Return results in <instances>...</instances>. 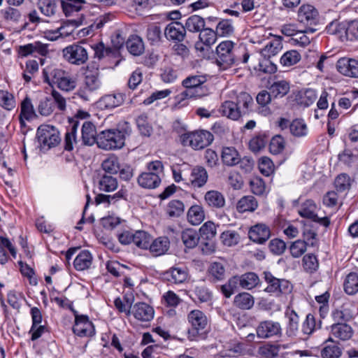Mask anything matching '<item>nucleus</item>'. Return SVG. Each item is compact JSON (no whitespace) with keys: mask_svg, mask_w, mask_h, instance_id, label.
I'll use <instances>...</instances> for the list:
<instances>
[{"mask_svg":"<svg viewBox=\"0 0 358 358\" xmlns=\"http://www.w3.org/2000/svg\"><path fill=\"white\" fill-rule=\"evenodd\" d=\"M131 129L127 122L118 124L116 128L105 129L98 134L97 146L104 150L122 148L125 140L131 134Z\"/></svg>","mask_w":358,"mask_h":358,"instance_id":"obj_1","label":"nucleus"},{"mask_svg":"<svg viewBox=\"0 0 358 358\" xmlns=\"http://www.w3.org/2000/svg\"><path fill=\"white\" fill-rule=\"evenodd\" d=\"M252 105V96L247 92H241L234 101H224L218 110L222 116L237 121L249 114Z\"/></svg>","mask_w":358,"mask_h":358,"instance_id":"obj_2","label":"nucleus"},{"mask_svg":"<svg viewBox=\"0 0 358 358\" xmlns=\"http://www.w3.org/2000/svg\"><path fill=\"white\" fill-rule=\"evenodd\" d=\"M189 327L187 331V337L190 341L203 339L207 333L209 320L207 315L199 309L189 311L187 315Z\"/></svg>","mask_w":358,"mask_h":358,"instance_id":"obj_3","label":"nucleus"},{"mask_svg":"<svg viewBox=\"0 0 358 358\" xmlns=\"http://www.w3.org/2000/svg\"><path fill=\"white\" fill-rule=\"evenodd\" d=\"M236 43L231 41H224L219 43L216 48L217 64L227 69L234 65L237 61Z\"/></svg>","mask_w":358,"mask_h":358,"instance_id":"obj_4","label":"nucleus"},{"mask_svg":"<svg viewBox=\"0 0 358 358\" xmlns=\"http://www.w3.org/2000/svg\"><path fill=\"white\" fill-rule=\"evenodd\" d=\"M263 274L264 280L268 285L264 291L270 295L278 297L292 292L293 286L289 280L277 278L269 271H264Z\"/></svg>","mask_w":358,"mask_h":358,"instance_id":"obj_5","label":"nucleus"},{"mask_svg":"<svg viewBox=\"0 0 358 358\" xmlns=\"http://www.w3.org/2000/svg\"><path fill=\"white\" fill-rule=\"evenodd\" d=\"M282 48V43L280 38H275L270 41L266 46L261 50V55L264 60L259 62V71L266 73H273L277 70L275 64L267 59L276 55Z\"/></svg>","mask_w":358,"mask_h":358,"instance_id":"obj_6","label":"nucleus"},{"mask_svg":"<svg viewBox=\"0 0 358 358\" xmlns=\"http://www.w3.org/2000/svg\"><path fill=\"white\" fill-rule=\"evenodd\" d=\"M185 146H190L194 150H201L212 143L213 135L207 130H197L184 134L180 137Z\"/></svg>","mask_w":358,"mask_h":358,"instance_id":"obj_7","label":"nucleus"},{"mask_svg":"<svg viewBox=\"0 0 358 358\" xmlns=\"http://www.w3.org/2000/svg\"><path fill=\"white\" fill-rule=\"evenodd\" d=\"M206 81V76L203 74L189 76L182 81L185 90L181 95L185 98H198L204 96L206 90L203 88V85Z\"/></svg>","mask_w":358,"mask_h":358,"instance_id":"obj_8","label":"nucleus"},{"mask_svg":"<svg viewBox=\"0 0 358 358\" xmlns=\"http://www.w3.org/2000/svg\"><path fill=\"white\" fill-rule=\"evenodd\" d=\"M69 310L74 315V324L72 331L74 334L80 337H92L95 335L96 331L94 326L89 319L87 315L80 314L72 306V303L69 302Z\"/></svg>","mask_w":358,"mask_h":358,"instance_id":"obj_9","label":"nucleus"},{"mask_svg":"<svg viewBox=\"0 0 358 358\" xmlns=\"http://www.w3.org/2000/svg\"><path fill=\"white\" fill-rule=\"evenodd\" d=\"M38 141L43 149H50L56 146L60 142L59 131L48 124L41 125L36 131Z\"/></svg>","mask_w":358,"mask_h":358,"instance_id":"obj_10","label":"nucleus"},{"mask_svg":"<svg viewBox=\"0 0 358 358\" xmlns=\"http://www.w3.org/2000/svg\"><path fill=\"white\" fill-rule=\"evenodd\" d=\"M257 336L261 339L280 338L282 329L280 322L271 320L260 322L256 327Z\"/></svg>","mask_w":358,"mask_h":358,"instance_id":"obj_11","label":"nucleus"},{"mask_svg":"<svg viewBox=\"0 0 358 358\" xmlns=\"http://www.w3.org/2000/svg\"><path fill=\"white\" fill-rule=\"evenodd\" d=\"M128 315L141 323H147L152 321L155 316L154 308L145 302H137L131 306L128 310Z\"/></svg>","mask_w":358,"mask_h":358,"instance_id":"obj_12","label":"nucleus"},{"mask_svg":"<svg viewBox=\"0 0 358 358\" xmlns=\"http://www.w3.org/2000/svg\"><path fill=\"white\" fill-rule=\"evenodd\" d=\"M317 206L313 200L308 199L303 202L298 212L302 217L309 219L325 227H329L330 220L329 217H319L316 213Z\"/></svg>","mask_w":358,"mask_h":358,"instance_id":"obj_13","label":"nucleus"},{"mask_svg":"<svg viewBox=\"0 0 358 358\" xmlns=\"http://www.w3.org/2000/svg\"><path fill=\"white\" fill-rule=\"evenodd\" d=\"M188 275V268L185 266L180 265H175L162 273L164 281L173 285L185 282L187 280Z\"/></svg>","mask_w":358,"mask_h":358,"instance_id":"obj_14","label":"nucleus"},{"mask_svg":"<svg viewBox=\"0 0 358 358\" xmlns=\"http://www.w3.org/2000/svg\"><path fill=\"white\" fill-rule=\"evenodd\" d=\"M45 80L52 87H57L64 93L67 92V73L59 68H56L51 71V78L48 76L47 70L43 71Z\"/></svg>","mask_w":358,"mask_h":358,"instance_id":"obj_15","label":"nucleus"},{"mask_svg":"<svg viewBox=\"0 0 358 358\" xmlns=\"http://www.w3.org/2000/svg\"><path fill=\"white\" fill-rule=\"evenodd\" d=\"M248 236L254 243L264 244L271 236V229L265 224L258 223L250 228Z\"/></svg>","mask_w":358,"mask_h":358,"instance_id":"obj_16","label":"nucleus"},{"mask_svg":"<svg viewBox=\"0 0 358 358\" xmlns=\"http://www.w3.org/2000/svg\"><path fill=\"white\" fill-rule=\"evenodd\" d=\"M318 11L310 4H303L298 10V20L306 25L316 24L318 21Z\"/></svg>","mask_w":358,"mask_h":358,"instance_id":"obj_17","label":"nucleus"},{"mask_svg":"<svg viewBox=\"0 0 358 358\" xmlns=\"http://www.w3.org/2000/svg\"><path fill=\"white\" fill-rule=\"evenodd\" d=\"M336 68L341 74L351 77L358 78V60L343 57L338 59Z\"/></svg>","mask_w":358,"mask_h":358,"instance_id":"obj_18","label":"nucleus"},{"mask_svg":"<svg viewBox=\"0 0 358 358\" xmlns=\"http://www.w3.org/2000/svg\"><path fill=\"white\" fill-rule=\"evenodd\" d=\"M124 101V94H109L101 97L96 104L97 107L101 110H111L121 106Z\"/></svg>","mask_w":358,"mask_h":358,"instance_id":"obj_19","label":"nucleus"},{"mask_svg":"<svg viewBox=\"0 0 358 358\" xmlns=\"http://www.w3.org/2000/svg\"><path fill=\"white\" fill-rule=\"evenodd\" d=\"M330 334L331 336L339 341H347L353 336L354 330L345 322H336L331 326Z\"/></svg>","mask_w":358,"mask_h":358,"instance_id":"obj_20","label":"nucleus"},{"mask_svg":"<svg viewBox=\"0 0 358 358\" xmlns=\"http://www.w3.org/2000/svg\"><path fill=\"white\" fill-rule=\"evenodd\" d=\"M342 355V348L331 337L322 345L320 356L322 358H339Z\"/></svg>","mask_w":358,"mask_h":358,"instance_id":"obj_21","label":"nucleus"},{"mask_svg":"<svg viewBox=\"0 0 358 358\" xmlns=\"http://www.w3.org/2000/svg\"><path fill=\"white\" fill-rule=\"evenodd\" d=\"M127 190L125 188H120L116 193L110 194H99L95 197V203L96 205L106 204L108 206L111 204H115L121 200H127Z\"/></svg>","mask_w":358,"mask_h":358,"instance_id":"obj_22","label":"nucleus"},{"mask_svg":"<svg viewBox=\"0 0 358 358\" xmlns=\"http://www.w3.org/2000/svg\"><path fill=\"white\" fill-rule=\"evenodd\" d=\"M164 35L169 41L180 42L185 36V28L178 22H172L166 27Z\"/></svg>","mask_w":358,"mask_h":358,"instance_id":"obj_23","label":"nucleus"},{"mask_svg":"<svg viewBox=\"0 0 358 358\" xmlns=\"http://www.w3.org/2000/svg\"><path fill=\"white\" fill-rule=\"evenodd\" d=\"M289 346L290 344L288 343L273 344L268 343L259 347L257 353L261 358H275L281 350L287 349Z\"/></svg>","mask_w":358,"mask_h":358,"instance_id":"obj_24","label":"nucleus"},{"mask_svg":"<svg viewBox=\"0 0 358 358\" xmlns=\"http://www.w3.org/2000/svg\"><path fill=\"white\" fill-rule=\"evenodd\" d=\"M208 178L206 169L201 166H196L192 169L189 182L194 188H200L206 185Z\"/></svg>","mask_w":358,"mask_h":358,"instance_id":"obj_25","label":"nucleus"},{"mask_svg":"<svg viewBox=\"0 0 358 358\" xmlns=\"http://www.w3.org/2000/svg\"><path fill=\"white\" fill-rule=\"evenodd\" d=\"M290 82L285 79H275L271 84L268 90L274 98H282L290 90Z\"/></svg>","mask_w":358,"mask_h":358,"instance_id":"obj_26","label":"nucleus"},{"mask_svg":"<svg viewBox=\"0 0 358 358\" xmlns=\"http://www.w3.org/2000/svg\"><path fill=\"white\" fill-rule=\"evenodd\" d=\"M84 3L83 0H69V27H78L82 24L84 19L83 15H78L77 17L75 18L72 13L80 11Z\"/></svg>","mask_w":358,"mask_h":358,"instance_id":"obj_27","label":"nucleus"},{"mask_svg":"<svg viewBox=\"0 0 358 358\" xmlns=\"http://www.w3.org/2000/svg\"><path fill=\"white\" fill-rule=\"evenodd\" d=\"M98 67L87 66L85 72V83L89 91H95L101 87Z\"/></svg>","mask_w":358,"mask_h":358,"instance_id":"obj_28","label":"nucleus"},{"mask_svg":"<svg viewBox=\"0 0 358 358\" xmlns=\"http://www.w3.org/2000/svg\"><path fill=\"white\" fill-rule=\"evenodd\" d=\"M204 201L212 209H221L226 203L224 196L217 190L208 191L204 195Z\"/></svg>","mask_w":358,"mask_h":358,"instance_id":"obj_29","label":"nucleus"},{"mask_svg":"<svg viewBox=\"0 0 358 358\" xmlns=\"http://www.w3.org/2000/svg\"><path fill=\"white\" fill-rule=\"evenodd\" d=\"M161 181V176L148 172L142 173L137 178L139 186L145 189H155L159 186Z\"/></svg>","mask_w":358,"mask_h":358,"instance_id":"obj_30","label":"nucleus"},{"mask_svg":"<svg viewBox=\"0 0 358 358\" xmlns=\"http://www.w3.org/2000/svg\"><path fill=\"white\" fill-rule=\"evenodd\" d=\"M170 241L169 238L163 236L159 237L150 243L148 249L153 256L158 257L164 255L168 251Z\"/></svg>","mask_w":358,"mask_h":358,"instance_id":"obj_31","label":"nucleus"},{"mask_svg":"<svg viewBox=\"0 0 358 358\" xmlns=\"http://www.w3.org/2000/svg\"><path fill=\"white\" fill-rule=\"evenodd\" d=\"M69 62L74 64H81L87 59L86 50L79 45H71L69 46Z\"/></svg>","mask_w":358,"mask_h":358,"instance_id":"obj_32","label":"nucleus"},{"mask_svg":"<svg viewBox=\"0 0 358 358\" xmlns=\"http://www.w3.org/2000/svg\"><path fill=\"white\" fill-rule=\"evenodd\" d=\"M82 138L84 144L92 145H97L98 134L96 127L91 122H85L82 126Z\"/></svg>","mask_w":358,"mask_h":358,"instance_id":"obj_33","label":"nucleus"},{"mask_svg":"<svg viewBox=\"0 0 358 358\" xmlns=\"http://www.w3.org/2000/svg\"><path fill=\"white\" fill-rule=\"evenodd\" d=\"M36 117V113L29 97H26L21 103L20 122L22 126H25L26 121H30Z\"/></svg>","mask_w":358,"mask_h":358,"instance_id":"obj_34","label":"nucleus"},{"mask_svg":"<svg viewBox=\"0 0 358 358\" xmlns=\"http://www.w3.org/2000/svg\"><path fill=\"white\" fill-rule=\"evenodd\" d=\"M89 116V114L83 110H78L77 113L75 115V117L73 118L69 117V130L71 129V132H69V151L73 150V146L71 143L72 138L76 142V133L79 124V121L77 118H80L83 120Z\"/></svg>","mask_w":358,"mask_h":358,"instance_id":"obj_35","label":"nucleus"},{"mask_svg":"<svg viewBox=\"0 0 358 358\" xmlns=\"http://www.w3.org/2000/svg\"><path fill=\"white\" fill-rule=\"evenodd\" d=\"M118 182L115 177L104 173L98 180V188L101 192H110L117 189Z\"/></svg>","mask_w":358,"mask_h":358,"instance_id":"obj_36","label":"nucleus"},{"mask_svg":"<svg viewBox=\"0 0 358 358\" xmlns=\"http://www.w3.org/2000/svg\"><path fill=\"white\" fill-rule=\"evenodd\" d=\"M255 304V299L248 292H241L234 296V305L241 310H250Z\"/></svg>","mask_w":358,"mask_h":358,"instance_id":"obj_37","label":"nucleus"},{"mask_svg":"<svg viewBox=\"0 0 358 358\" xmlns=\"http://www.w3.org/2000/svg\"><path fill=\"white\" fill-rule=\"evenodd\" d=\"M238 278L240 287L248 290L256 287L260 282L259 276L254 272H248L238 275Z\"/></svg>","mask_w":358,"mask_h":358,"instance_id":"obj_38","label":"nucleus"},{"mask_svg":"<svg viewBox=\"0 0 358 358\" xmlns=\"http://www.w3.org/2000/svg\"><path fill=\"white\" fill-rule=\"evenodd\" d=\"M258 207L257 199L251 195L243 196L236 204V210L238 213L253 212Z\"/></svg>","mask_w":358,"mask_h":358,"instance_id":"obj_39","label":"nucleus"},{"mask_svg":"<svg viewBox=\"0 0 358 358\" xmlns=\"http://www.w3.org/2000/svg\"><path fill=\"white\" fill-rule=\"evenodd\" d=\"M92 255L88 250L81 251L73 261V266L77 271H84L90 267Z\"/></svg>","mask_w":358,"mask_h":358,"instance_id":"obj_40","label":"nucleus"},{"mask_svg":"<svg viewBox=\"0 0 358 358\" xmlns=\"http://www.w3.org/2000/svg\"><path fill=\"white\" fill-rule=\"evenodd\" d=\"M221 158L222 162L229 166L238 164L241 162L238 151L232 147H226L222 149Z\"/></svg>","mask_w":358,"mask_h":358,"instance_id":"obj_41","label":"nucleus"},{"mask_svg":"<svg viewBox=\"0 0 358 358\" xmlns=\"http://www.w3.org/2000/svg\"><path fill=\"white\" fill-rule=\"evenodd\" d=\"M339 162L349 169H358V155L351 150L345 149L338 155Z\"/></svg>","mask_w":358,"mask_h":358,"instance_id":"obj_42","label":"nucleus"},{"mask_svg":"<svg viewBox=\"0 0 358 358\" xmlns=\"http://www.w3.org/2000/svg\"><path fill=\"white\" fill-rule=\"evenodd\" d=\"M165 211L170 218L179 217L184 213L185 205L180 200L173 199L168 203Z\"/></svg>","mask_w":358,"mask_h":358,"instance_id":"obj_43","label":"nucleus"},{"mask_svg":"<svg viewBox=\"0 0 358 358\" xmlns=\"http://www.w3.org/2000/svg\"><path fill=\"white\" fill-rule=\"evenodd\" d=\"M188 222L192 225L200 224L205 218V213L201 206L194 205L187 211Z\"/></svg>","mask_w":358,"mask_h":358,"instance_id":"obj_44","label":"nucleus"},{"mask_svg":"<svg viewBox=\"0 0 358 358\" xmlns=\"http://www.w3.org/2000/svg\"><path fill=\"white\" fill-rule=\"evenodd\" d=\"M181 238L186 248L192 249L198 245L200 238L196 230L187 229L182 231Z\"/></svg>","mask_w":358,"mask_h":358,"instance_id":"obj_45","label":"nucleus"},{"mask_svg":"<svg viewBox=\"0 0 358 358\" xmlns=\"http://www.w3.org/2000/svg\"><path fill=\"white\" fill-rule=\"evenodd\" d=\"M192 299L194 301L197 300L199 303H206L211 301L213 294L210 289L205 285L195 286L192 290Z\"/></svg>","mask_w":358,"mask_h":358,"instance_id":"obj_46","label":"nucleus"},{"mask_svg":"<svg viewBox=\"0 0 358 358\" xmlns=\"http://www.w3.org/2000/svg\"><path fill=\"white\" fill-rule=\"evenodd\" d=\"M205 27V21L201 17L194 15L189 17L185 22L184 27L185 31L190 32H200Z\"/></svg>","mask_w":358,"mask_h":358,"instance_id":"obj_47","label":"nucleus"},{"mask_svg":"<svg viewBox=\"0 0 358 358\" xmlns=\"http://www.w3.org/2000/svg\"><path fill=\"white\" fill-rule=\"evenodd\" d=\"M345 292L348 295H354L358 292V274L350 273L343 283Z\"/></svg>","mask_w":358,"mask_h":358,"instance_id":"obj_48","label":"nucleus"},{"mask_svg":"<svg viewBox=\"0 0 358 358\" xmlns=\"http://www.w3.org/2000/svg\"><path fill=\"white\" fill-rule=\"evenodd\" d=\"M128 51L133 55H140L144 50L141 38L138 36H132L126 42Z\"/></svg>","mask_w":358,"mask_h":358,"instance_id":"obj_49","label":"nucleus"},{"mask_svg":"<svg viewBox=\"0 0 358 358\" xmlns=\"http://www.w3.org/2000/svg\"><path fill=\"white\" fill-rule=\"evenodd\" d=\"M301 59V54L298 51L290 50L282 55L280 62L283 66L289 67L297 64Z\"/></svg>","mask_w":358,"mask_h":358,"instance_id":"obj_50","label":"nucleus"},{"mask_svg":"<svg viewBox=\"0 0 358 358\" xmlns=\"http://www.w3.org/2000/svg\"><path fill=\"white\" fill-rule=\"evenodd\" d=\"M290 133L296 137L305 136L308 134L306 124L302 119H295L289 124Z\"/></svg>","mask_w":358,"mask_h":358,"instance_id":"obj_51","label":"nucleus"},{"mask_svg":"<svg viewBox=\"0 0 358 358\" xmlns=\"http://www.w3.org/2000/svg\"><path fill=\"white\" fill-rule=\"evenodd\" d=\"M288 315V324L287 326L286 334L288 336H295L299 329V317L295 310H292Z\"/></svg>","mask_w":358,"mask_h":358,"instance_id":"obj_52","label":"nucleus"},{"mask_svg":"<svg viewBox=\"0 0 358 358\" xmlns=\"http://www.w3.org/2000/svg\"><path fill=\"white\" fill-rule=\"evenodd\" d=\"M151 239L152 237L148 232L138 230L134 233V243L141 249H148Z\"/></svg>","mask_w":358,"mask_h":358,"instance_id":"obj_53","label":"nucleus"},{"mask_svg":"<svg viewBox=\"0 0 358 358\" xmlns=\"http://www.w3.org/2000/svg\"><path fill=\"white\" fill-rule=\"evenodd\" d=\"M238 275H234L220 287V291L226 298H229L238 289Z\"/></svg>","mask_w":358,"mask_h":358,"instance_id":"obj_54","label":"nucleus"},{"mask_svg":"<svg viewBox=\"0 0 358 358\" xmlns=\"http://www.w3.org/2000/svg\"><path fill=\"white\" fill-rule=\"evenodd\" d=\"M0 17L8 22H17L21 18L20 12L14 8L6 7L0 10Z\"/></svg>","mask_w":358,"mask_h":358,"instance_id":"obj_55","label":"nucleus"},{"mask_svg":"<svg viewBox=\"0 0 358 358\" xmlns=\"http://www.w3.org/2000/svg\"><path fill=\"white\" fill-rule=\"evenodd\" d=\"M321 321L316 324L315 317L313 314H308L306 320L302 324L301 331L303 334L309 336L312 334L317 328H320Z\"/></svg>","mask_w":358,"mask_h":358,"instance_id":"obj_56","label":"nucleus"},{"mask_svg":"<svg viewBox=\"0 0 358 358\" xmlns=\"http://www.w3.org/2000/svg\"><path fill=\"white\" fill-rule=\"evenodd\" d=\"M232 21L228 19L220 20L216 26V33L219 36H228L234 33Z\"/></svg>","mask_w":358,"mask_h":358,"instance_id":"obj_57","label":"nucleus"},{"mask_svg":"<svg viewBox=\"0 0 358 358\" xmlns=\"http://www.w3.org/2000/svg\"><path fill=\"white\" fill-rule=\"evenodd\" d=\"M217 34L215 31L210 28H203L199 33V38L207 48H210L217 41Z\"/></svg>","mask_w":358,"mask_h":358,"instance_id":"obj_58","label":"nucleus"},{"mask_svg":"<svg viewBox=\"0 0 358 358\" xmlns=\"http://www.w3.org/2000/svg\"><path fill=\"white\" fill-rule=\"evenodd\" d=\"M208 273L214 280H223L225 277L224 265L218 262H212L208 268Z\"/></svg>","mask_w":358,"mask_h":358,"instance_id":"obj_59","label":"nucleus"},{"mask_svg":"<svg viewBox=\"0 0 358 358\" xmlns=\"http://www.w3.org/2000/svg\"><path fill=\"white\" fill-rule=\"evenodd\" d=\"M302 264L304 270L310 273L315 272L319 266L317 257L313 254H307L303 256Z\"/></svg>","mask_w":358,"mask_h":358,"instance_id":"obj_60","label":"nucleus"},{"mask_svg":"<svg viewBox=\"0 0 358 358\" xmlns=\"http://www.w3.org/2000/svg\"><path fill=\"white\" fill-rule=\"evenodd\" d=\"M101 167L106 173H108V175L117 173L120 169L117 157L115 155L109 157L102 162Z\"/></svg>","mask_w":358,"mask_h":358,"instance_id":"obj_61","label":"nucleus"},{"mask_svg":"<svg viewBox=\"0 0 358 358\" xmlns=\"http://www.w3.org/2000/svg\"><path fill=\"white\" fill-rule=\"evenodd\" d=\"M38 6L41 12L48 17L52 16L56 13L55 0H39Z\"/></svg>","mask_w":358,"mask_h":358,"instance_id":"obj_62","label":"nucleus"},{"mask_svg":"<svg viewBox=\"0 0 358 358\" xmlns=\"http://www.w3.org/2000/svg\"><path fill=\"white\" fill-rule=\"evenodd\" d=\"M307 242L302 240H296L293 242L289 246V251L291 255L294 258H299L303 255L307 250Z\"/></svg>","mask_w":358,"mask_h":358,"instance_id":"obj_63","label":"nucleus"},{"mask_svg":"<svg viewBox=\"0 0 358 358\" xmlns=\"http://www.w3.org/2000/svg\"><path fill=\"white\" fill-rule=\"evenodd\" d=\"M285 146V141L284 138L280 135H276L270 141L269 151L273 155H278L283 151Z\"/></svg>","mask_w":358,"mask_h":358,"instance_id":"obj_64","label":"nucleus"}]
</instances>
